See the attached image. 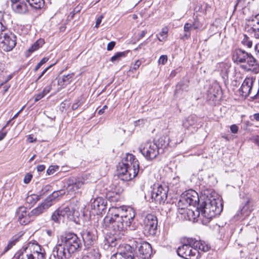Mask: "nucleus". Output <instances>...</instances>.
I'll use <instances>...</instances> for the list:
<instances>
[{"instance_id":"nucleus-1","label":"nucleus","mask_w":259,"mask_h":259,"mask_svg":"<svg viewBox=\"0 0 259 259\" xmlns=\"http://www.w3.org/2000/svg\"><path fill=\"white\" fill-rule=\"evenodd\" d=\"M134 211L131 208L124 207H111L103 220V226L107 229L123 231L124 229L134 230L136 228L134 219Z\"/></svg>"},{"instance_id":"nucleus-2","label":"nucleus","mask_w":259,"mask_h":259,"mask_svg":"<svg viewBox=\"0 0 259 259\" xmlns=\"http://www.w3.org/2000/svg\"><path fill=\"white\" fill-rule=\"evenodd\" d=\"M222 203L219 200L211 197H206L198 203L197 212L198 215L203 218V222L207 223L222 211Z\"/></svg>"},{"instance_id":"nucleus-3","label":"nucleus","mask_w":259,"mask_h":259,"mask_svg":"<svg viewBox=\"0 0 259 259\" xmlns=\"http://www.w3.org/2000/svg\"><path fill=\"white\" fill-rule=\"evenodd\" d=\"M139 171L138 160L132 154L127 153L122 163L117 166L118 177L122 180L127 181L134 179Z\"/></svg>"},{"instance_id":"nucleus-4","label":"nucleus","mask_w":259,"mask_h":259,"mask_svg":"<svg viewBox=\"0 0 259 259\" xmlns=\"http://www.w3.org/2000/svg\"><path fill=\"white\" fill-rule=\"evenodd\" d=\"M59 238L61 239V243H64L69 254L77 251L81 247L80 239L73 233H64L61 235Z\"/></svg>"},{"instance_id":"nucleus-5","label":"nucleus","mask_w":259,"mask_h":259,"mask_svg":"<svg viewBox=\"0 0 259 259\" xmlns=\"http://www.w3.org/2000/svg\"><path fill=\"white\" fill-rule=\"evenodd\" d=\"M2 27V32L0 34V39L2 49L6 52L13 50L16 45V37L11 32L5 31V27Z\"/></svg>"},{"instance_id":"nucleus-6","label":"nucleus","mask_w":259,"mask_h":259,"mask_svg":"<svg viewBox=\"0 0 259 259\" xmlns=\"http://www.w3.org/2000/svg\"><path fill=\"white\" fill-rule=\"evenodd\" d=\"M140 151L148 160L155 158L159 153V147L157 144L152 142H147L141 145Z\"/></svg>"},{"instance_id":"nucleus-7","label":"nucleus","mask_w":259,"mask_h":259,"mask_svg":"<svg viewBox=\"0 0 259 259\" xmlns=\"http://www.w3.org/2000/svg\"><path fill=\"white\" fill-rule=\"evenodd\" d=\"M168 188L166 185H159L154 188L151 192V199L156 203L161 204L167 199Z\"/></svg>"},{"instance_id":"nucleus-8","label":"nucleus","mask_w":259,"mask_h":259,"mask_svg":"<svg viewBox=\"0 0 259 259\" xmlns=\"http://www.w3.org/2000/svg\"><path fill=\"white\" fill-rule=\"evenodd\" d=\"M59 209L61 212L60 215L63 220L67 218L71 221H76L75 217H77L79 214L78 211V206L77 201L75 203L71 202L69 205L64 208H60Z\"/></svg>"},{"instance_id":"nucleus-9","label":"nucleus","mask_w":259,"mask_h":259,"mask_svg":"<svg viewBox=\"0 0 259 259\" xmlns=\"http://www.w3.org/2000/svg\"><path fill=\"white\" fill-rule=\"evenodd\" d=\"M157 220L155 216L148 214L144 220V231L148 235L153 236L156 234L157 227Z\"/></svg>"},{"instance_id":"nucleus-10","label":"nucleus","mask_w":259,"mask_h":259,"mask_svg":"<svg viewBox=\"0 0 259 259\" xmlns=\"http://www.w3.org/2000/svg\"><path fill=\"white\" fill-rule=\"evenodd\" d=\"M138 250L136 252L137 256L139 259H149L152 254V247L147 242L141 243L137 246Z\"/></svg>"},{"instance_id":"nucleus-11","label":"nucleus","mask_w":259,"mask_h":259,"mask_svg":"<svg viewBox=\"0 0 259 259\" xmlns=\"http://www.w3.org/2000/svg\"><path fill=\"white\" fill-rule=\"evenodd\" d=\"M202 199L199 198L197 193L195 191H190L187 193L184 198L180 200L179 204L181 202L186 203V205L195 206L197 204L198 205V203L201 202Z\"/></svg>"},{"instance_id":"nucleus-12","label":"nucleus","mask_w":259,"mask_h":259,"mask_svg":"<svg viewBox=\"0 0 259 259\" xmlns=\"http://www.w3.org/2000/svg\"><path fill=\"white\" fill-rule=\"evenodd\" d=\"M257 62L250 54L244 51V70L254 71L257 66Z\"/></svg>"},{"instance_id":"nucleus-13","label":"nucleus","mask_w":259,"mask_h":259,"mask_svg":"<svg viewBox=\"0 0 259 259\" xmlns=\"http://www.w3.org/2000/svg\"><path fill=\"white\" fill-rule=\"evenodd\" d=\"M193 238H186L183 240V244L180 246L177 250V253L183 258L187 256V253H188L189 250L190 249V246H194Z\"/></svg>"},{"instance_id":"nucleus-14","label":"nucleus","mask_w":259,"mask_h":259,"mask_svg":"<svg viewBox=\"0 0 259 259\" xmlns=\"http://www.w3.org/2000/svg\"><path fill=\"white\" fill-rule=\"evenodd\" d=\"M66 248L64 243H61V239L59 237L57 245L54 247L53 253L58 259H64L67 257Z\"/></svg>"},{"instance_id":"nucleus-15","label":"nucleus","mask_w":259,"mask_h":259,"mask_svg":"<svg viewBox=\"0 0 259 259\" xmlns=\"http://www.w3.org/2000/svg\"><path fill=\"white\" fill-rule=\"evenodd\" d=\"M18 220L21 225H24L30 221V213H28L27 209L25 207H20L17 211Z\"/></svg>"},{"instance_id":"nucleus-16","label":"nucleus","mask_w":259,"mask_h":259,"mask_svg":"<svg viewBox=\"0 0 259 259\" xmlns=\"http://www.w3.org/2000/svg\"><path fill=\"white\" fill-rule=\"evenodd\" d=\"M106 202L102 197H97L91 203V207L96 211V213H101L106 209Z\"/></svg>"},{"instance_id":"nucleus-17","label":"nucleus","mask_w":259,"mask_h":259,"mask_svg":"<svg viewBox=\"0 0 259 259\" xmlns=\"http://www.w3.org/2000/svg\"><path fill=\"white\" fill-rule=\"evenodd\" d=\"M84 183V181L82 178L75 179L72 180V183H69L67 187L68 193L71 194L74 193L79 189L82 187Z\"/></svg>"},{"instance_id":"nucleus-18","label":"nucleus","mask_w":259,"mask_h":259,"mask_svg":"<svg viewBox=\"0 0 259 259\" xmlns=\"http://www.w3.org/2000/svg\"><path fill=\"white\" fill-rule=\"evenodd\" d=\"M50 206H51L50 203H49L46 199L44 201L41 203L39 206L37 207L32 209L30 212V215L31 217L33 216H38L43 213L45 211H46L47 209H48Z\"/></svg>"},{"instance_id":"nucleus-19","label":"nucleus","mask_w":259,"mask_h":259,"mask_svg":"<svg viewBox=\"0 0 259 259\" xmlns=\"http://www.w3.org/2000/svg\"><path fill=\"white\" fill-rule=\"evenodd\" d=\"M255 79L252 77H246L244 80V96L249 97L251 95V90Z\"/></svg>"},{"instance_id":"nucleus-20","label":"nucleus","mask_w":259,"mask_h":259,"mask_svg":"<svg viewBox=\"0 0 259 259\" xmlns=\"http://www.w3.org/2000/svg\"><path fill=\"white\" fill-rule=\"evenodd\" d=\"M16 259H33L31 251L27 247L19 250L15 254Z\"/></svg>"},{"instance_id":"nucleus-21","label":"nucleus","mask_w":259,"mask_h":259,"mask_svg":"<svg viewBox=\"0 0 259 259\" xmlns=\"http://www.w3.org/2000/svg\"><path fill=\"white\" fill-rule=\"evenodd\" d=\"M12 8L16 13L19 14H24L27 11L26 4L21 1L12 4Z\"/></svg>"},{"instance_id":"nucleus-22","label":"nucleus","mask_w":259,"mask_h":259,"mask_svg":"<svg viewBox=\"0 0 259 259\" xmlns=\"http://www.w3.org/2000/svg\"><path fill=\"white\" fill-rule=\"evenodd\" d=\"M197 118L194 115L189 116L184 120L183 126L187 130H191V128H195L197 125Z\"/></svg>"},{"instance_id":"nucleus-23","label":"nucleus","mask_w":259,"mask_h":259,"mask_svg":"<svg viewBox=\"0 0 259 259\" xmlns=\"http://www.w3.org/2000/svg\"><path fill=\"white\" fill-rule=\"evenodd\" d=\"M65 191L63 190H60L56 191L53 192L50 195H49L46 200L50 203L52 206L53 203L56 202L58 198L63 196L65 194Z\"/></svg>"},{"instance_id":"nucleus-24","label":"nucleus","mask_w":259,"mask_h":259,"mask_svg":"<svg viewBox=\"0 0 259 259\" xmlns=\"http://www.w3.org/2000/svg\"><path fill=\"white\" fill-rule=\"evenodd\" d=\"M81 235L84 243L87 245H91L93 241L95 239V236L88 230L83 231Z\"/></svg>"},{"instance_id":"nucleus-25","label":"nucleus","mask_w":259,"mask_h":259,"mask_svg":"<svg viewBox=\"0 0 259 259\" xmlns=\"http://www.w3.org/2000/svg\"><path fill=\"white\" fill-rule=\"evenodd\" d=\"M194 242V246L198 250L199 252H206L208 251L210 249V246L208 244H206L205 242L202 241H198L196 240L195 239H193Z\"/></svg>"},{"instance_id":"nucleus-26","label":"nucleus","mask_w":259,"mask_h":259,"mask_svg":"<svg viewBox=\"0 0 259 259\" xmlns=\"http://www.w3.org/2000/svg\"><path fill=\"white\" fill-rule=\"evenodd\" d=\"M190 246V249L189 250L188 253H187V256L184 257L185 259H198L200 252L195 247V246Z\"/></svg>"},{"instance_id":"nucleus-27","label":"nucleus","mask_w":259,"mask_h":259,"mask_svg":"<svg viewBox=\"0 0 259 259\" xmlns=\"http://www.w3.org/2000/svg\"><path fill=\"white\" fill-rule=\"evenodd\" d=\"M245 30L248 33L252 34L257 31L255 24L253 23V19L251 18L246 20Z\"/></svg>"},{"instance_id":"nucleus-28","label":"nucleus","mask_w":259,"mask_h":259,"mask_svg":"<svg viewBox=\"0 0 259 259\" xmlns=\"http://www.w3.org/2000/svg\"><path fill=\"white\" fill-rule=\"evenodd\" d=\"M74 75V74L73 73L63 75L58 80L59 85L64 86L70 83Z\"/></svg>"},{"instance_id":"nucleus-29","label":"nucleus","mask_w":259,"mask_h":259,"mask_svg":"<svg viewBox=\"0 0 259 259\" xmlns=\"http://www.w3.org/2000/svg\"><path fill=\"white\" fill-rule=\"evenodd\" d=\"M232 59L236 63L243 62V51L241 49H236L233 54Z\"/></svg>"},{"instance_id":"nucleus-30","label":"nucleus","mask_w":259,"mask_h":259,"mask_svg":"<svg viewBox=\"0 0 259 259\" xmlns=\"http://www.w3.org/2000/svg\"><path fill=\"white\" fill-rule=\"evenodd\" d=\"M244 214L245 211L246 215H248V214L253 210V204L251 201V199L249 197H246V198L244 197Z\"/></svg>"},{"instance_id":"nucleus-31","label":"nucleus","mask_w":259,"mask_h":259,"mask_svg":"<svg viewBox=\"0 0 259 259\" xmlns=\"http://www.w3.org/2000/svg\"><path fill=\"white\" fill-rule=\"evenodd\" d=\"M169 138L166 136H163L159 138L157 143H156L159 147V150L165 148L169 144Z\"/></svg>"},{"instance_id":"nucleus-32","label":"nucleus","mask_w":259,"mask_h":259,"mask_svg":"<svg viewBox=\"0 0 259 259\" xmlns=\"http://www.w3.org/2000/svg\"><path fill=\"white\" fill-rule=\"evenodd\" d=\"M29 5L35 9H40L44 6V0H26Z\"/></svg>"},{"instance_id":"nucleus-33","label":"nucleus","mask_w":259,"mask_h":259,"mask_svg":"<svg viewBox=\"0 0 259 259\" xmlns=\"http://www.w3.org/2000/svg\"><path fill=\"white\" fill-rule=\"evenodd\" d=\"M45 44V41L43 39L40 38L35 42L31 47L28 50V52L31 54L34 51L37 50L39 48L41 47Z\"/></svg>"},{"instance_id":"nucleus-34","label":"nucleus","mask_w":259,"mask_h":259,"mask_svg":"<svg viewBox=\"0 0 259 259\" xmlns=\"http://www.w3.org/2000/svg\"><path fill=\"white\" fill-rule=\"evenodd\" d=\"M188 87V83L184 82L183 81L180 82L176 86L175 95L180 94L182 91H187Z\"/></svg>"},{"instance_id":"nucleus-35","label":"nucleus","mask_w":259,"mask_h":259,"mask_svg":"<svg viewBox=\"0 0 259 259\" xmlns=\"http://www.w3.org/2000/svg\"><path fill=\"white\" fill-rule=\"evenodd\" d=\"M168 28L164 27L162 29L161 31L157 34V39L160 41H165L167 37Z\"/></svg>"},{"instance_id":"nucleus-36","label":"nucleus","mask_w":259,"mask_h":259,"mask_svg":"<svg viewBox=\"0 0 259 259\" xmlns=\"http://www.w3.org/2000/svg\"><path fill=\"white\" fill-rule=\"evenodd\" d=\"M40 199V197L36 194H32L28 196L26 198L27 203L30 204H35Z\"/></svg>"},{"instance_id":"nucleus-37","label":"nucleus","mask_w":259,"mask_h":259,"mask_svg":"<svg viewBox=\"0 0 259 259\" xmlns=\"http://www.w3.org/2000/svg\"><path fill=\"white\" fill-rule=\"evenodd\" d=\"M125 52H117L111 58L110 61L113 63L118 62L120 60L121 58L125 57Z\"/></svg>"},{"instance_id":"nucleus-38","label":"nucleus","mask_w":259,"mask_h":259,"mask_svg":"<svg viewBox=\"0 0 259 259\" xmlns=\"http://www.w3.org/2000/svg\"><path fill=\"white\" fill-rule=\"evenodd\" d=\"M61 212L60 209L56 210L54 212L52 215V220L55 222H60L61 221H63L62 217L60 215Z\"/></svg>"},{"instance_id":"nucleus-39","label":"nucleus","mask_w":259,"mask_h":259,"mask_svg":"<svg viewBox=\"0 0 259 259\" xmlns=\"http://www.w3.org/2000/svg\"><path fill=\"white\" fill-rule=\"evenodd\" d=\"M111 259H135V257L131 254L123 256L121 254H115L111 256Z\"/></svg>"},{"instance_id":"nucleus-40","label":"nucleus","mask_w":259,"mask_h":259,"mask_svg":"<svg viewBox=\"0 0 259 259\" xmlns=\"http://www.w3.org/2000/svg\"><path fill=\"white\" fill-rule=\"evenodd\" d=\"M244 46H246L248 48H251L252 46V40L246 34H244Z\"/></svg>"},{"instance_id":"nucleus-41","label":"nucleus","mask_w":259,"mask_h":259,"mask_svg":"<svg viewBox=\"0 0 259 259\" xmlns=\"http://www.w3.org/2000/svg\"><path fill=\"white\" fill-rule=\"evenodd\" d=\"M84 102V100L83 98L78 99L72 104V109L74 110L77 109L79 106H81Z\"/></svg>"},{"instance_id":"nucleus-42","label":"nucleus","mask_w":259,"mask_h":259,"mask_svg":"<svg viewBox=\"0 0 259 259\" xmlns=\"http://www.w3.org/2000/svg\"><path fill=\"white\" fill-rule=\"evenodd\" d=\"M18 241V237H13L8 243V245L6 248V251H7L11 249L14 245H15L16 243Z\"/></svg>"},{"instance_id":"nucleus-43","label":"nucleus","mask_w":259,"mask_h":259,"mask_svg":"<svg viewBox=\"0 0 259 259\" xmlns=\"http://www.w3.org/2000/svg\"><path fill=\"white\" fill-rule=\"evenodd\" d=\"M251 18L253 19V23L255 24L256 26L257 27V31L259 32V14ZM255 37H258L259 38V34L257 35L255 34Z\"/></svg>"},{"instance_id":"nucleus-44","label":"nucleus","mask_w":259,"mask_h":259,"mask_svg":"<svg viewBox=\"0 0 259 259\" xmlns=\"http://www.w3.org/2000/svg\"><path fill=\"white\" fill-rule=\"evenodd\" d=\"M32 255L33 259H45L44 253L37 250L33 252Z\"/></svg>"},{"instance_id":"nucleus-45","label":"nucleus","mask_w":259,"mask_h":259,"mask_svg":"<svg viewBox=\"0 0 259 259\" xmlns=\"http://www.w3.org/2000/svg\"><path fill=\"white\" fill-rule=\"evenodd\" d=\"M192 26L194 29H198L202 27V24L198 20H195L192 24Z\"/></svg>"},{"instance_id":"nucleus-46","label":"nucleus","mask_w":259,"mask_h":259,"mask_svg":"<svg viewBox=\"0 0 259 259\" xmlns=\"http://www.w3.org/2000/svg\"><path fill=\"white\" fill-rule=\"evenodd\" d=\"M167 61V55H162L158 59V63L159 64L165 65Z\"/></svg>"},{"instance_id":"nucleus-47","label":"nucleus","mask_w":259,"mask_h":259,"mask_svg":"<svg viewBox=\"0 0 259 259\" xmlns=\"http://www.w3.org/2000/svg\"><path fill=\"white\" fill-rule=\"evenodd\" d=\"M48 60L49 59L46 57L42 58L35 66L34 71H36L43 64L46 63L48 61Z\"/></svg>"},{"instance_id":"nucleus-48","label":"nucleus","mask_w":259,"mask_h":259,"mask_svg":"<svg viewBox=\"0 0 259 259\" xmlns=\"http://www.w3.org/2000/svg\"><path fill=\"white\" fill-rule=\"evenodd\" d=\"M10 121H8L7 122V123L6 124V125H5L3 128L0 131V141H2L5 138V137L6 136L7 134V132L5 131L4 132V130L6 127V126L8 125V124H9Z\"/></svg>"},{"instance_id":"nucleus-49","label":"nucleus","mask_w":259,"mask_h":259,"mask_svg":"<svg viewBox=\"0 0 259 259\" xmlns=\"http://www.w3.org/2000/svg\"><path fill=\"white\" fill-rule=\"evenodd\" d=\"M141 63L139 60L136 61L133 67H131L130 71L134 72L136 70L140 67Z\"/></svg>"},{"instance_id":"nucleus-50","label":"nucleus","mask_w":259,"mask_h":259,"mask_svg":"<svg viewBox=\"0 0 259 259\" xmlns=\"http://www.w3.org/2000/svg\"><path fill=\"white\" fill-rule=\"evenodd\" d=\"M250 140L259 147V135H253Z\"/></svg>"},{"instance_id":"nucleus-51","label":"nucleus","mask_w":259,"mask_h":259,"mask_svg":"<svg viewBox=\"0 0 259 259\" xmlns=\"http://www.w3.org/2000/svg\"><path fill=\"white\" fill-rule=\"evenodd\" d=\"M45 95L42 93V92L35 95L34 96V101L35 102H37L39 100H40L41 99H42L43 97H44Z\"/></svg>"},{"instance_id":"nucleus-52","label":"nucleus","mask_w":259,"mask_h":259,"mask_svg":"<svg viewBox=\"0 0 259 259\" xmlns=\"http://www.w3.org/2000/svg\"><path fill=\"white\" fill-rule=\"evenodd\" d=\"M32 178V175L27 174L24 178V183L25 184H28L31 180Z\"/></svg>"},{"instance_id":"nucleus-53","label":"nucleus","mask_w":259,"mask_h":259,"mask_svg":"<svg viewBox=\"0 0 259 259\" xmlns=\"http://www.w3.org/2000/svg\"><path fill=\"white\" fill-rule=\"evenodd\" d=\"M243 208H240L238 211V212H237L235 215H234V219L235 220H239L243 215L242 213Z\"/></svg>"},{"instance_id":"nucleus-54","label":"nucleus","mask_w":259,"mask_h":259,"mask_svg":"<svg viewBox=\"0 0 259 259\" xmlns=\"http://www.w3.org/2000/svg\"><path fill=\"white\" fill-rule=\"evenodd\" d=\"M192 28H193V27H192V24H191L189 23H186L184 25V31L190 32V30Z\"/></svg>"},{"instance_id":"nucleus-55","label":"nucleus","mask_w":259,"mask_h":259,"mask_svg":"<svg viewBox=\"0 0 259 259\" xmlns=\"http://www.w3.org/2000/svg\"><path fill=\"white\" fill-rule=\"evenodd\" d=\"M230 130L232 133H237L238 131V127L235 124H233L230 126Z\"/></svg>"},{"instance_id":"nucleus-56","label":"nucleus","mask_w":259,"mask_h":259,"mask_svg":"<svg viewBox=\"0 0 259 259\" xmlns=\"http://www.w3.org/2000/svg\"><path fill=\"white\" fill-rule=\"evenodd\" d=\"M115 42L114 41H111L110 42L108 45L107 49L108 51H111L113 50L114 47H115Z\"/></svg>"},{"instance_id":"nucleus-57","label":"nucleus","mask_w":259,"mask_h":259,"mask_svg":"<svg viewBox=\"0 0 259 259\" xmlns=\"http://www.w3.org/2000/svg\"><path fill=\"white\" fill-rule=\"evenodd\" d=\"M52 88L51 85H48L46 87L43 91H42L44 95L46 96L47 94H48L51 90Z\"/></svg>"},{"instance_id":"nucleus-58","label":"nucleus","mask_w":259,"mask_h":259,"mask_svg":"<svg viewBox=\"0 0 259 259\" xmlns=\"http://www.w3.org/2000/svg\"><path fill=\"white\" fill-rule=\"evenodd\" d=\"M36 141V138H34L33 136L31 135H29L27 139V142L28 143H33Z\"/></svg>"},{"instance_id":"nucleus-59","label":"nucleus","mask_w":259,"mask_h":259,"mask_svg":"<svg viewBox=\"0 0 259 259\" xmlns=\"http://www.w3.org/2000/svg\"><path fill=\"white\" fill-rule=\"evenodd\" d=\"M184 32H185V33L182 38L183 39H188V38H190V37L191 36V32H187V31H184Z\"/></svg>"},{"instance_id":"nucleus-60","label":"nucleus","mask_w":259,"mask_h":259,"mask_svg":"<svg viewBox=\"0 0 259 259\" xmlns=\"http://www.w3.org/2000/svg\"><path fill=\"white\" fill-rule=\"evenodd\" d=\"M52 65H50L48 67L46 68L40 74V75L38 77V78L35 80V82H37L39 79H40V78L44 75V74L47 72V71L48 70V69L51 67Z\"/></svg>"},{"instance_id":"nucleus-61","label":"nucleus","mask_w":259,"mask_h":259,"mask_svg":"<svg viewBox=\"0 0 259 259\" xmlns=\"http://www.w3.org/2000/svg\"><path fill=\"white\" fill-rule=\"evenodd\" d=\"M103 18V16H101L100 17H99L97 20H96V25H95V27L98 28L99 26V25L101 24V21H102V19Z\"/></svg>"},{"instance_id":"nucleus-62","label":"nucleus","mask_w":259,"mask_h":259,"mask_svg":"<svg viewBox=\"0 0 259 259\" xmlns=\"http://www.w3.org/2000/svg\"><path fill=\"white\" fill-rule=\"evenodd\" d=\"M179 182V177H175L174 178L171 182L170 183V185H177Z\"/></svg>"},{"instance_id":"nucleus-63","label":"nucleus","mask_w":259,"mask_h":259,"mask_svg":"<svg viewBox=\"0 0 259 259\" xmlns=\"http://www.w3.org/2000/svg\"><path fill=\"white\" fill-rule=\"evenodd\" d=\"M47 172L49 175L53 174L55 172L54 167L53 166H50Z\"/></svg>"},{"instance_id":"nucleus-64","label":"nucleus","mask_w":259,"mask_h":259,"mask_svg":"<svg viewBox=\"0 0 259 259\" xmlns=\"http://www.w3.org/2000/svg\"><path fill=\"white\" fill-rule=\"evenodd\" d=\"M250 97L252 99L255 98V99H259V89H258V91H257V92L256 93H254L251 94V95Z\"/></svg>"}]
</instances>
